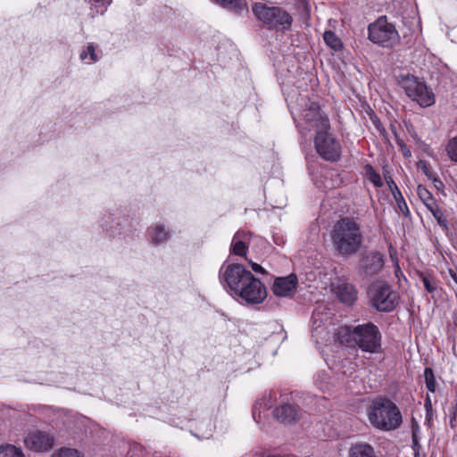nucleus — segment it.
Instances as JSON below:
<instances>
[{"label":"nucleus","mask_w":457,"mask_h":457,"mask_svg":"<svg viewBox=\"0 0 457 457\" xmlns=\"http://www.w3.org/2000/svg\"><path fill=\"white\" fill-rule=\"evenodd\" d=\"M331 239L338 255L349 257L356 253L363 241L361 224L353 218H341L333 227Z\"/></svg>","instance_id":"f257e3e1"},{"label":"nucleus","mask_w":457,"mask_h":457,"mask_svg":"<svg viewBox=\"0 0 457 457\" xmlns=\"http://www.w3.org/2000/svg\"><path fill=\"white\" fill-rule=\"evenodd\" d=\"M337 336L341 343L353 342L364 352L378 353L381 347L378 328L370 322L355 326L353 329L342 327Z\"/></svg>","instance_id":"f03ea898"},{"label":"nucleus","mask_w":457,"mask_h":457,"mask_svg":"<svg viewBox=\"0 0 457 457\" xmlns=\"http://www.w3.org/2000/svg\"><path fill=\"white\" fill-rule=\"evenodd\" d=\"M368 417L374 428L383 431L395 430L403 421L401 411L396 404L383 397H378L372 401Z\"/></svg>","instance_id":"7ed1b4c3"},{"label":"nucleus","mask_w":457,"mask_h":457,"mask_svg":"<svg viewBox=\"0 0 457 457\" xmlns=\"http://www.w3.org/2000/svg\"><path fill=\"white\" fill-rule=\"evenodd\" d=\"M368 38L383 48L392 49L400 43V35L386 16L378 17L368 26Z\"/></svg>","instance_id":"20e7f679"},{"label":"nucleus","mask_w":457,"mask_h":457,"mask_svg":"<svg viewBox=\"0 0 457 457\" xmlns=\"http://www.w3.org/2000/svg\"><path fill=\"white\" fill-rule=\"evenodd\" d=\"M398 82L406 95L421 107L434 104L435 96L432 90L419 78L410 74H402L399 76Z\"/></svg>","instance_id":"39448f33"},{"label":"nucleus","mask_w":457,"mask_h":457,"mask_svg":"<svg viewBox=\"0 0 457 457\" xmlns=\"http://www.w3.org/2000/svg\"><path fill=\"white\" fill-rule=\"evenodd\" d=\"M253 12L258 20L270 28L287 29L293 21L291 15L285 10L279 7H269L262 3H255Z\"/></svg>","instance_id":"423d86ee"},{"label":"nucleus","mask_w":457,"mask_h":457,"mask_svg":"<svg viewBox=\"0 0 457 457\" xmlns=\"http://www.w3.org/2000/svg\"><path fill=\"white\" fill-rule=\"evenodd\" d=\"M372 306L379 312H392L398 303V294L381 281L373 283L369 289Z\"/></svg>","instance_id":"0eeeda50"},{"label":"nucleus","mask_w":457,"mask_h":457,"mask_svg":"<svg viewBox=\"0 0 457 457\" xmlns=\"http://www.w3.org/2000/svg\"><path fill=\"white\" fill-rule=\"evenodd\" d=\"M251 275L252 273L241 264H223L220 270V283L224 287L227 286L235 295H237L243 283Z\"/></svg>","instance_id":"6e6552de"},{"label":"nucleus","mask_w":457,"mask_h":457,"mask_svg":"<svg viewBox=\"0 0 457 457\" xmlns=\"http://www.w3.org/2000/svg\"><path fill=\"white\" fill-rule=\"evenodd\" d=\"M314 145L317 153L327 161L334 162L340 156V144L328 130H318Z\"/></svg>","instance_id":"1a4fd4ad"},{"label":"nucleus","mask_w":457,"mask_h":457,"mask_svg":"<svg viewBox=\"0 0 457 457\" xmlns=\"http://www.w3.org/2000/svg\"><path fill=\"white\" fill-rule=\"evenodd\" d=\"M237 296L250 304L261 303L267 297V290L262 281L252 274L246 278Z\"/></svg>","instance_id":"9d476101"},{"label":"nucleus","mask_w":457,"mask_h":457,"mask_svg":"<svg viewBox=\"0 0 457 457\" xmlns=\"http://www.w3.org/2000/svg\"><path fill=\"white\" fill-rule=\"evenodd\" d=\"M23 442L28 449L41 453L53 448L54 437L46 431L32 428L27 431Z\"/></svg>","instance_id":"9b49d317"},{"label":"nucleus","mask_w":457,"mask_h":457,"mask_svg":"<svg viewBox=\"0 0 457 457\" xmlns=\"http://www.w3.org/2000/svg\"><path fill=\"white\" fill-rule=\"evenodd\" d=\"M303 118L305 127H299L301 133H303L304 129H314L317 133L318 130L330 129L328 118L320 112V106L316 103H312L309 108L303 111Z\"/></svg>","instance_id":"f8f14e48"},{"label":"nucleus","mask_w":457,"mask_h":457,"mask_svg":"<svg viewBox=\"0 0 457 457\" xmlns=\"http://www.w3.org/2000/svg\"><path fill=\"white\" fill-rule=\"evenodd\" d=\"M384 263V255L379 252L371 251L361 259L360 273L364 277H373L380 272Z\"/></svg>","instance_id":"ddd939ff"},{"label":"nucleus","mask_w":457,"mask_h":457,"mask_svg":"<svg viewBox=\"0 0 457 457\" xmlns=\"http://www.w3.org/2000/svg\"><path fill=\"white\" fill-rule=\"evenodd\" d=\"M297 285V278L295 274L287 277L277 278L274 281L272 291L277 296H291Z\"/></svg>","instance_id":"4468645a"},{"label":"nucleus","mask_w":457,"mask_h":457,"mask_svg":"<svg viewBox=\"0 0 457 457\" xmlns=\"http://www.w3.org/2000/svg\"><path fill=\"white\" fill-rule=\"evenodd\" d=\"M275 418L282 423L292 424L301 417V410L292 404H282L274 410Z\"/></svg>","instance_id":"2eb2a0df"},{"label":"nucleus","mask_w":457,"mask_h":457,"mask_svg":"<svg viewBox=\"0 0 457 457\" xmlns=\"http://www.w3.org/2000/svg\"><path fill=\"white\" fill-rule=\"evenodd\" d=\"M339 300L346 304H352L356 299L354 287L347 283L338 284L336 289Z\"/></svg>","instance_id":"dca6fc26"},{"label":"nucleus","mask_w":457,"mask_h":457,"mask_svg":"<svg viewBox=\"0 0 457 457\" xmlns=\"http://www.w3.org/2000/svg\"><path fill=\"white\" fill-rule=\"evenodd\" d=\"M349 457H377L374 448L363 442L352 445L349 450Z\"/></svg>","instance_id":"f3484780"},{"label":"nucleus","mask_w":457,"mask_h":457,"mask_svg":"<svg viewBox=\"0 0 457 457\" xmlns=\"http://www.w3.org/2000/svg\"><path fill=\"white\" fill-rule=\"evenodd\" d=\"M148 233L152 244L155 245L165 243L170 237L169 231L162 225H155L149 228Z\"/></svg>","instance_id":"a211bd4d"},{"label":"nucleus","mask_w":457,"mask_h":457,"mask_svg":"<svg viewBox=\"0 0 457 457\" xmlns=\"http://www.w3.org/2000/svg\"><path fill=\"white\" fill-rule=\"evenodd\" d=\"M325 44L335 51H339L343 48L341 39L331 30H327L323 34Z\"/></svg>","instance_id":"6ab92c4d"},{"label":"nucleus","mask_w":457,"mask_h":457,"mask_svg":"<svg viewBox=\"0 0 457 457\" xmlns=\"http://www.w3.org/2000/svg\"><path fill=\"white\" fill-rule=\"evenodd\" d=\"M417 195L428 209L436 204L432 194L422 185L417 187Z\"/></svg>","instance_id":"aec40b11"},{"label":"nucleus","mask_w":457,"mask_h":457,"mask_svg":"<svg viewBox=\"0 0 457 457\" xmlns=\"http://www.w3.org/2000/svg\"><path fill=\"white\" fill-rule=\"evenodd\" d=\"M79 57L86 63H93L99 59L96 46L93 44H88L87 48L80 53Z\"/></svg>","instance_id":"412c9836"},{"label":"nucleus","mask_w":457,"mask_h":457,"mask_svg":"<svg viewBox=\"0 0 457 457\" xmlns=\"http://www.w3.org/2000/svg\"><path fill=\"white\" fill-rule=\"evenodd\" d=\"M420 277L422 280L425 289L429 294H434L438 287L437 280L436 279V278L433 275H431L430 273H424V272L420 273Z\"/></svg>","instance_id":"4be33fe9"},{"label":"nucleus","mask_w":457,"mask_h":457,"mask_svg":"<svg viewBox=\"0 0 457 457\" xmlns=\"http://www.w3.org/2000/svg\"><path fill=\"white\" fill-rule=\"evenodd\" d=\"M430 212L433 214L434 218L436 220L437 224L445 230L448 231V221L444 213V211L440 209L437 204L434 205L432 208L428 209Z\"/></svg>","instance_id":"5701e85b"},{"label":"nucleus","mask_w":457,"mask_h":457,"mask_svg":"<svg viewBox=\"0 0 457 457\" xmlns=\"http://www.w3.org/2000/svg\"><path fill=\"white\" fill-rule=\"evenodd\" d=\"M0 457H25L22 450L12 445L0 446Z\"/></svg>","instance_id":"b1692460"},{"label":"nucleus","mask_w":457,"mask_h":457,"mask_svg":"<svg viewBox=\"0 0 457 457\" xmlns=\"http://www.w3.org/2000/svg\"><path fill=\"white\" fill-rule=\"evenodd\" d=\"M247 247L245 243L238 239V235H235L231 243V251L234 254L244 256L246 253Z\"/></svg>","instance_id":"393cba45"},{"label":"nucleus","mask_w":457,"mask_h":457,"mask_svg":"<svg viewBox=\"0 0 457 457\" xmlns=\"http://www.w3.org/2000/svg\"><path fill=\"white\" fill-rule=\"evenodd\" d=\"M51 457H83V453L74 448L62 447L56 450Z\"/></svg>","instance_id":"a878e982"},{"label":"nucleus","mask_w":457,"mask_h":457,"mask_svg":"<svg viewBox=\"0 0 457 457\" xmlns=\"http://www.w3.org/2000/svg\"><path fill=\"white\" fill-rule=\"evenodd\" d=\"M424 378L427 389L434 393L436 391V378L431 368L427 367L424 370Z\"/></svg>","instance_id":"bb28decb"},{"label":"nucleus","mask_w":457,"mask_h":457,"mask_svg":"<svg viewBox=\"0 0 457 457\" xmlns=\"http://www.w3.org/2000/svg\"><path fill=\"white\" fill-rule=\"evenodd\" d=\"M366 174L368 176L369 180L377 187H379L383 185L381 177L378 173H377L372 166L366 165L365 167Z\"/></svg>","instance_id":"cd10ccee"},{"label":"nucleus","mask_w":457,"mask_h":457,"mask_svg":"<svg viewBox=\"0 0 457 457\" xmlns=\"http://www.w3.org/2000/svg\"><path fill=\"white\" fill-rule=\"evenodd\" d=\"M393 196L397 204L398 209L400 212L407 217L410 214L408 206L406 204L405 200L403 199V196L400 190L395 191V194H393Z\"/></svg>","instance_id":"c85d7f7f"},{"label":"nucleus","mask_w":457,"mask_h":457,"mask_svg":"<svg viewBox=\"0 0 457 457\" xmlns=\"http://www.w3.org/2000/svg\"><path fill=\"white\" fill-rule=\"evenodd\" d=\"M446 152L452 161L457 162V136L448 142Z\"/></svg>","instance_id":"c756f323"},{"label":"nucleus","mask_w":457,"mask_h":457,"mask_svg":"<svg viewBox=\"0 0 457 457\" xmlns=\"http://www.w3.org/2000/svg\"><path fill=\"white\" fill-rule=\"evenodd\" d=\"M111 3V0H90V4L95 8H105L107 4Z\"/></svg>","instance_id":"7c9ffc66"},{"label":"nucleus","mask_w":457,"mask_h":457,"mask_svg":"<svg viewBox=\"0 0 457 457\" xmlns=\"http://www.w3.org/2000/svg\"><path fill=\"white\" fill-rule=\"evenodd\" d=\"M386 183L392 192V194H395V191L399 190L397 185L395 183V181L393 180V179L391 177H386Z\"/></svg>","instance_id":"2f4dec72"},{"label":"nucleus","mask_w":457,"mask_h":457,"mask_svg":"<svg viewBox=\"0 0 457 457\" xmlns=\"http://www.w3.org/2000/svg\"><path fill=\"white\" fill-rule=\"evenodd\" d=\"M252 270L257 273H265V270L258 263L253 262L252 261L249 262Z\"/></svg>","instance_id":"473e14b6"},{"label":"nucleus","mask_w":457,"mask_h":457,"mask_svg":"<svg viewBox=\"0 0 457 457\" xmlns=\"http://www.w3.org/2000/svg\"><path fill=\"white\" fill-rule=\"evenodd\" d=\"M423 171L424 173L428 176V177H431V174H430V171H429V169L427 167L426 164L423 165Z\"/></svg>","instance_id":"72a5a7b5"},{"label":"nucleus","mask_w":457,"mask_h":457,"mask_svg":"<svg viewBox=\"0 0 457 457\" xmlns=\"http://www.w3.org/2000/svg\"><path fill=\"white\" fill-rule=\"evenodd\" d=\"M267 457H292L290 455L270 454Z\"/></svg>","instance_id":"f704fd0d"},{"label":"nucleus","mask_w":457,"mask_h":457,"mask_svg":"<svg viewBox=\"0 0 457 457\" xmlns=\"http://www.w3.org/2000/svg\"><path fill=\"white\" fill-rule=\"evenodd\" d=\"M425 405H426L427 408L428 407H431V402H430V399H429L428 396L426 398Z\"/></svg>","instance_id":"c9c22d12"},{"label":"nucleus","mask_w":457,"mask_h":457,"mask_svg":"<svg viewBox=\"0 0 457 457\" xmlns=\"http://www.w3.org/2000/svg\"><path fill=\"white\" fill-rule=\"evenodd\" d=\"M434 179V182H435V183H439V184H441V185H442V182H441V180H439V179Z\"/></svg>","instance_id":"e433bc0d"},{"label":"nucleus","mask_w":457,"mask_h":457,"mask_svg":"<svg viewBox=\"0 0 457 457\" xmlns=\"http://www.w3.org/2000/svg\"><path fill=\"white\" fill-rule=\"evenodd\" d=\"M452 277H453V278L455 280V282L457 283V277H456V275L452 274Z\"/></svg>","instance_id":"4c0bfd02"},{"label":"nucleus","mask_w":457,"mask_h":457,"mask_svg":"<svg viewBox=\"0 0 457 457\" xmlns=\"http://www.w3.org/2000/svg\"><path fill=\"white\" fill-rule=\"evenodd\" d=\"M97 12H101V13H104V10H101V11H96Z\"/></svg>","instance_id":"58836bf2"},{"label":"nucleus","mask_w":457,"mask_h":457,"mask_svg":"<svg viewBox=\"0 0 457 457\" xmlns=\"http://www.w3.org/2000/svg\"><path fill=\"white\" fill-rule=\"evenodd\" d=\"M415 457H419V455H418V454H415Z\"/></svg>","instance_id":"ea45409f"}]
</instances>
